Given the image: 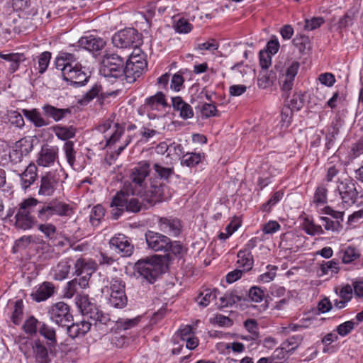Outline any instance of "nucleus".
I'll return each instance as SVG.
<instances>
[{"mask_svg":"<svg viewBox=\"0 0 363 363\" xmlns=\"http://www.w3.org/2000/svg\"><path fill=\"white\" fill-rule=\"evenodd\" d=\"M242 299V297L237 294V292L235 291L226 293L223 296L220 297L219 302L216 304L220 308L228 307L241 301Z\"/></svg>","mask_w":363,"mask_h":363,"instance_id":"72a5a7b5","label":"nucleus"},{"mask_svg":"<svg viewBox=\"0 0 363 363\" xmlns=\"http://www.w3.org/2000/svg\"><path fill=\"white\" fill-rule=\"evenodd\" d=\"M37 170L36 165L30 163L27 166L24 172L19 174L21 187L23 189H27L35 182L38 177Z\"/></svg>","mask_w":363,"mask_h":363,"instance_id":"b1692460","label":"nucleus"},{"mask_svg":"<svg viewBox=\"0 0 363 363\" xmlns=\"http://www.w3.org/2000/svg\"><path fill=\"white\" fill-rule=\"evenodd\" d=\"M40 323L35 318L30 316L23 324V328L25 333L30 335H35Z\"/></svg>","mask_w":363,"mask_h":363,"instance_id":"3c124183","label":"nucleus"},{"mask_svg":"<svg viewBox=\"0 0 363 363\" xmlns=\"http://www.w3.org/2000/svg\"><path fill=\"white\" fill-rule=\"evenodd\" d=\"M201 157L202 155L200 153L187 152L182 157L181 164L189 167H194L201 162Z\"/></svg>","mask_w":363,"mask_h":363,"instance_id":"a18cd8bd","label":"nucleus"},{"mask_svg":"<svg viewBox=\"0 0 363 363\" xmlns=\"http://www.w3.org/2000/svg\"><path fill=\"white\" fill-rule=\"evenodd\" d=\"M55 67L61 71L64 80L75 87L84 85L89 76L82 70V66L77 62L74 55L68 52H61L55 59Z\"/></svg>","mask_w":363,"mask_h":363,"instance_id":"f257e3e1","label":"nucleus"},{"mask_svg":"<svg viewBox=\"0 0 363 363\" xmlns=\"http://www.w3.org/2000/svg\"><path fill=\"white\" fill-rule=\"evenodd\" d=\"M38 332L41 336L47 340L48 345L55 346L57 345L56 332L52 327L44 322L40 323Z\"/></svg>","mask_w":363,"mask_h":363,"instance_id":"7c9ffc66","label":"nucleus"},{"mask_svg":"<svg viewBox=\"0 0 363 363\" xmlns=\"http://www.w3.org/2000/svg\"><path fill=\"white\" fill-rule=\"evenodd\" d=\"M125 290V284L121 279L116 277L113 278L108 285L104 286L102 288V294L106 296L111 294H113L114 292H118Z\"/></svg>","mask_w":363,"mask_h":363,"instance_id":"f704fd0d","label":"nucleus"},{"mask_svg":"<svg viewBox=\"0 0 363 363\" xmlns=\"http://www.w3.org/2000/svg\"><path fill=\"white\" fill-rule=\"evenodd\" d=\"M110 304L116 308H122L127 303V297L125 290L108 294Z\"/></svg>","mask_w":363,"mask_h":363,"instance_id":"c9c22d12","label":"nucleus"},{"mask_svg":"<svg viewBox=\"0 0 363 363\" xmlns=\"http://www.w3.org/2000/svg\"><path fill=\"white\" fill-rule=\"evenodd\" d=\"M151 162L148 160H143L134 167L130 174V182L123 188L131 191L132 194L142 195L145 191V187L148 184L147 177L150 172Z\"/></svg>","mask_w":363,"mask_h":363,"instance_id":"7ed1b4c3","label":"nucleus"},{"mask_svg":"<svg viewBox=\"0 0 363 363\" xmlns=\"http://www.w3.org/2000/svg\"><path fill=\"white\" fill-rule=\"evenodd\" d=\"M74 269L76 276L91 275L96 269V264L91 259L81 257L74 262Z\"/></svg>","mask_w":363,"mask_h":363,"instance_id":"a211bd4d","label":"nucleus"},{"mask_svg":"<svg viewBox=\"0 0 363 363\" xmlns=\"http://www.w3.org/2000/svg\"><path fill=\"white\" fill-rule=\"evenodd\" d=\"M309 43L310 40L308 37L303 35H296L293 39L294 45L298 48L301 52L303 51L308 46H309Z\"/></svg>","mask_w":363,"mask_h":363,"instance_id":"e2e57ef3","label":"nucleus"},{"mask_svg":"<svg viewBox=\"0 0 363 363\" xmlns=\"http://www.w3.org/2000/svg\"><path fill=\"white\" fill-rule=\"evenodd\" d=\"M60 177L55 172L50 171L40 177L38 194L51 196L58 187Z\"/></svg>","mask_w":363,"mask_h":363,"instance_id":"1a4fd4ad","label":"nucleus"},{"mask_svg":"<svg viewBox=\"0 0 363 363\" xmlns=\"http://www.w3.org/2000/svg\"><path fill=\"white\" fill-rule=\"evenodd\" d=\"M303 339V337L301 335L290 337L282 343L281 350H284L286 352L294 351L301 344Z\"/></svg>","mask_w":363,"mask_h":363,"instance_id":"58836bf2","label":"nucleus"},{"mask_svg":"<svg viewBox=\"0 0 363 363\" xmlns=\"http://www.w3.org/2000/svg\"><path fill=\"white\" fill-rule=\"evenodd\" d=\"M140 321V318L136 317L131 319H120L117 321V325L123 330H128L137 325Z\"/></svg>","mask_w":363,"mask_h":363,"instance_id":"680f3d73","label":"nucleus"},{"mask_svg":"<svg viewBox=\"0 0 363 363\" xmlns=\"http://www.w3.org/2000/svg\"><path fill=\"white\" fill-rule=\"evenodd\" d=\"M128 62H130L132 65H141L143 64V67L147 68V64L145 60V56L144 53H143L140 50H135L129 57V58L126 60Z\"/></svg>","mask_w":363,"mask_h":363,"instance_id":"603ef678","label":"nucleus"},{"mask_svg":"<svg viewBox=\"0 0 363 363\" xmlns=\"http://www.w3.org/2000/svg\"><path fill=\"white\" fill-rule=\"evenodd\" d=\"M280 228L281 226L278 222L275 220H269L262 225V230L264 234L269 235L275 233L279 231Z\"/></svg>","mask_w":363,"mask_h":363,"instance_id":"69168bd1","label":"nucleus"},{"mask_svg":"<svg viewBox=\"0 0 363 363\" xmlns=\"http://www.w3.org/2000/svg\"><path fill=\"white\" fill-rule=\"evenodd\" d=\"M72 264L69 259H63L53 266L50 274L53 279L62 281L66 279L70 272Z\"/></svg>","mask_w":363,"mask_h":363,"instance_id":"5701e85b","label":"nucleus"},{"mask_svg":"<svg viewBox=\"0 0 363 363\" xmlns=\"http://www.w3.org/2000/svg\"><path fill=\"white\" fill-rule=\"evenodd\" d=\"M325 22L323 17H313L311 19H306L304 24V30H313L319 28Z\"/></svg>","mask_w":363,"mask_h":363,"instance_id":"13d9d810","label":"nucleus"},{"mask_svg":"<svg viewBox=\"0 0 363 363\" xmlns=\"http://www.w3.org/2000/svg\"><path fill=\"white\" fill-rule=\"evenodd\" d=\"M140 42V35L138 32L133 28L121 30L115 33L112 38L113 45L120 48L138 47Z\"/></svg>","mask_w":363,"mask_h":363,"instance_id":"0eeeda50","label":"nucleus"},{"mask_svg":"<svg viewBox=\"0 0 363 363\" xmlns=\"http://www.w3.org/2000/svg\"><path fill=\"white\" fill-rule=\"evenodd\" d=\"M238 264L243 268V271H249L253 265V257L251 252L240 250L238 253Z\"/></svg>","mask_w":363,"mask_h":363,"instance_id":"473e14b6","label":"nucleus"},{"mask_svg":"<svg viewBox=\"0 0 363 363\" xmlns=\"http://www.w3.org/2000/svg\"><path fill=\"white\" fill-rule=\"evenodd\" d=\"M77 43L78 46L82 49L92 52L101 50L106 45V42L103 39L92 35L82 37Z\"/></svg>","mask_w":363,"mask_h":363,"instance_id":"412c9836","label":"nucleus"},{"mask_svg":"<svg viewBox=\"0 0 363 363\" xmlns=\"http://www.w3.org/2000/svg\"><path fill=\"white\" fill-rule=\"evenodd\" d=\"M111 133L106 134L104 138L106 139V145L116 143L124 133V127L118 123H113L111 121H106L104 124L99 126V130L103 133H106L108 130Z\"/></svg>","mask_w":363,"mask_h":363,"instance_id":"f8f14e48","label":"nucleus"},{"mask_svg":"<svg viewBox=\"0 0 363 363\" xmlns=\"http://www.w3.org/2000/svg\"><path fill=\"white\" fill-rule=\"evenodd\" d=\"M42 110L45 116L52 118L57 122L71 113L69 108H58L50 104L44 105Z\"/></svg>","mask_w":363,"mask_h":363,"instance_id":"a878e982","label":"nucleus"},{"mask_svg":"<svg viewBox=\"0 0 363 363\" xmlns=\"http://www.w3.org/2000/svg\"><path fill=\"white\" fill-rule=\"evenodd\" d=\"M23 304L22 300H17L14 303L13 311L11 315V320L15 325H18L23 318Z\"/></svg>","mask_w":363,"mask_h":363,"instance_id":"de8ad7c7","label":"nucleus"},{"mask_svg":"<svg viewBox=\"0 0 363 363\" xmlns=\"http://www.w3.org/2000/svg\"><path fill=\"white\" fill-rule=\"evenodd\" d=\"M48 314L52 322L61 326L67 325L72 319L69 306L64 302H57L51 306Z\"/></svg>","mask_w":363,"mask_h":363,"instance_id":"6e6552de","label":"nucleus"},{"mask_svg":"<svg viewBox=\"0 0 363 363\" xmlns=\"http://www.w3.org/2000/svg\"><path fill=\"white\" fill-rule=\"evenodd\" d=\"M105 210L101 205L94 206L90 213V222L93 225H97L104 218Z\"/></svg>","mask_w":363,"mask_h":363,"instance_id":"09e8293b","label":"nucleus"},{"mask_svg":"<svg viewBox=\"0 0 363 363\" xmlns=\"http://www.w3.org/2000/svg\"><path fill=\"white\" fill-rule=\"evenodd\" d=\"M109 244L111 247L121 252L123 257L130 256L134 250L130 239L123 234L116 235L110 240Z\"/></svg>","mask_w":363,"mask_h":363,"instance_id":"ddd939ff","label":"nucleus"},{"mask_svg":"<svg viewBox=\"0 0 363 363\" xmlns=\"http://www.w3.org/2000/svg\"><path fill=\"white\" fill-rule=\"evenodd\" d=\"M153 169L160 179L168 180L174 173L173 167H164L160 163H155Z\"/></svg>","mask_w":363,"mask_h":363,"instance_id":"a19ab883","label":"nucleus"},{"mask_svg":"<svg viewBox=\"0 0 363 363\" xmlns=\"http://www.w3.org/2000/svg\"><path fill=\"white\" fill-rule=\"evenodd\" d=\"M22 112L24 116L32 122L35 127L40 128L47 126L49 124V122L46 121L35 108L31 110L23 109Z\"/></svg>","mask_w":363,"mask_h":363,"instance_id":"c756f323","label":"nucleus"},{"mask_svg":"<svg viewBox=\"0 0 363 363\" xmlns=\"http://www.w3.org/2000/svg\"><path fill=\"white\" fill-rule=\"evenodd\" d=\"M63 150L68 164L73 167L76 155V152L74 149V143L72 141H66L64 144Z\"/></svg>","mask_w":363,"mask_h":363,"instance_id":"8fccbe9b","label":"nucleus"},{"mask_svg":"<svg viewBox=\"0 0 363 363\" xmlns=\"http://www.w3.org/2000/svg\"><path fill=\"white\" fill-rule=\"evenodd\" d=\"M217 289L210 290L206 289L201 292L199 296L196 298V301L199 306L206 307L212 301L215 300L217 296Z\"/></svg>","mask_w":363,"mask_h":363,"instance_id":"4c0bfd02","label":"nucleus"},{"mask_svg":"<svg viewBox=\"0 0 363 363\" xmlns=\"http://www.w3.org/2000/svg\"><path fill=\"white\" fill-rule=\"evenodd\" d=\"M282 196L283 193L280 191L275 192L269 199V200L262 205V210L267 212L269 211L272 207L280 201V199L282 198Z\"/></svg>","mask_w":363,"mask_h":363,"instance_id":"0e129e2a","label":"nucleus"},{"mask_svg":"<svg viewBox=\"0 0 363 363\" xmlns=\"http://www.w3.org/2000/svg\"><path fill=\"white\" fill-rule=\"evenodd\" d=\"M303 229L310 235L323 234V230L320 225H315L313 221L306 220L304 223Z\"/></svg>","mask_w":363,"mask_h":363,"instance_id":"5fc2aeb1","label":"nucleus"},{"mask_svg":"<svg viewBox=\"0 0 363 363\" xmlns=\"http://www.w3.org/2000/svg\"><path fill=\"white\" fill-rule=\"evenodd\" d=\"M125 59L116 53L104 55L100 74L107 79H121L123 80L125 74Z\"/></svg>","mask_w":363,"mask_h":363,"instance_id":"20e7f679","label":"nucleus"},{"mask_svg":"<svg viewBox=\"0 0 363 363\" xmlns=\"http://www.w3.org/2000/svg\"><path fill=\"white\" fill-rule=\"evenodd\" d=\"M53 131L59 139L67 140L75 136L76 128L73 126L65 127L56 125L53 128Z\"/></svg>","mask_w":363,"mask_h":363,"instance_id":"e433bc0d","label":"nucleus"},{"mask_svg":"<svg viewBox=\"0 0 363 363\" xmlns=\"http://www.w3.org/2000/svg\"><path fill=\"white\" fill-rule=\"evenodd\" d=\"M51 59V53L48 51L42 52L39 56L37 57V66L35 68L38 70L40 74H43L50 63Z\"/></svg>","mask_w":363,"mask_h":363,"instance_id":"37998d69","label":"nucleus"},{"mask_svg":"<svg viewBox=\"0 0 363 363\" xmlns=\"http://www.w3.org/2000/svg\"><path fill=\"white\" fill-rule=\"evenodd\" d=\"M58 155V148L56 146L43 145L39 153L37 163L40 166L49 167L55 163Z\"/></svg>","mask_w":363,"mask_h":363,"instance_id":"dca6fc26","label":"nucleus"},{"mask_svg":"<svg viewBox=\"0 0 363 363\" xmlns=\"http://www.w3.org/2000/svg\"><path fill=\"white\" fill-rule=\"evenodd\" d=\"M164 260L161 256L154 255L150 258L141 259L135 264V269L148 283H154L164 272Z\"/></svg>","mask_w":363,"mask_h":363,"instance_id":"f03ea898","label":"nucleus"},{"mask_svg":"<svg viewBox=\"0 0 363 363\" xmlns=\"http://www.w3.org/2000/svg\"><path fill=\"white\" fill-rule=\"evenodd\" d=\"M36 199L29 198L23 200L16 208L14 226L20 230L31 229L36 223L35 218L31 215L32 208L38 204Z\"/></svg>","mask_w":363,"mask_h":363,"instance_id":"39448f33","label":"nucleus"},{"mask_svg":"<svg viewBox=\"0 0 363 363\" xmlns=\"http://www.w3.org/2000/svg\"><path fill=\"white\" fill-rule=\"evenodd\" d=\"M160 230L171 236H177L180 233L181 224L178 219L161 218L159 220Z\"/></svg>","mask_w":363,"mask_h":363,"instance_id":"6ab92c4d","label":"nucleus"},{"mask_svg":"<svg viewBox=\"0 0 363 363\" xmlns=\"http://www.w3.org/2000/svg\"><path fill=\"white\" fill-rule=\"evenodd\" d=\"M91 325V323L86 321L73 323L67 327V333L70 337L74 339L86 334L90 330Z\"/></svg>","mask_w":363,"mask_h":363,"instance_id":"c85d7f7f","label":"nucleus"},{"mask_svg":"<svg viewBox=\"0 0 363 363\" xmlns=\"http://www.w3.org/2000/svg\"><path fill=\"white\" fill-rule=\"evenodd\" d=\"M125 74L123 80H126L128 83H132L139 77L147 68L143 67V64L133 65L130 62L125 61Z\"/></svg>","mask_w":363,"mask_h":363,"instance_id":"bb28decb","label":"nucleus"},{"mask_svg":"<svg viewBox=\"0 0 363 363\" xmlns=\"http://www.w3.org/2000/svg\"><path fill=\"white\" fill-rule=\"evenodd\" d=\"M165 186L158 180L150 182V185L145 187V191L140 195L144 196L149 203H157L160 201L164 196V189Z\"/></svg>","mask_w":363,"mask_h":363,"instance_id":"4468645a","label":"nucleus"},{"mask_svg":"<svg viewBox=\"0 0 363 363\" xmlns=\"http://www.w3.org/2000/svg\"><path fill=\"white\" fill-rule=\"evenodd\" d=\"M145 240L148 247L155 252H168L169 238L162 234L148 230L145 233Z\"/></svg>","mask_w":363,"mask_h":363,"instance_id":"9b49d317","label":"nucleus"},{"mask_svg":"<svg viewBox=\"0 0 363 363\" xmlns=\"http://www.w3.org/2000/svg\"><path fill=\"white\" fill-rule=\"evenodd\" d=\"M264 297V292L259 287L252 286L248 292V298L250 301L259 303Z\"/></svg>","mask_w":363,"mask_h":363,"instance_id":"4d7b16f0","label":"nucleus"},{"mask_svg":"<svg viewBox=\"0 0 363 363\" xmlns=\"http://www.w3.org/2000/svg\"><path fill=\"white\" fill-rule=\"evenodd\" d=\"M172 106L175 111L179 113V116L182 119L186 120L194 116L191 106L186 103L180 96L172 97Z\"/></svg>","mask_w":363,"mask_h":363,"instance_id":"4be33fe9","label":"nucleus"},{"mask_svg":"<svg viewBox=\"0 0 363 363\" xmlns=\"http://www.w3.org/2000/svg\"><path fill=\"white\" fill-rule=\"evenodd\" d=\"M38 229L47 238L53 237L56 233V227L52 223L40 224Z\"/></svg>","mask_w":363,"mask_h":363,"instance_id":"338daca9","label":"nucleus"},{"mask_svg":"<svg viewBox=\"0 0 363 363\" xmlns=\"http://www.w3.org/2000/svg\"><path fill=\"white\" fill-rule=\"evenodd\" d=\"M10 147L6 143L0 144V164L6 165L11 162Z\"/></svg>","mask_w":363,"mask_h":363,"instance_id":"bf43d9fd","label":"nucleus"},{"mask_svg":"<svg viewBox=\"0 0 363 363\" xmlns=\"http://www.w3.org/2000/svg\"><path fill=\"white\" fill-rule=\"evenodd\" d=\"M174 28L179 33H188L192 30V25L184 18L174 21Z\"/></svg>","mask_w":363,"mask_h":363,"instance_id":"49530a36","label":"nucleus"},{"mask_svg":"<svg viewBox=\"0 0 363 363\" xmlns=\"http://www.w3.org/2000/svg\"><path fill=\"white\" fill-rule=\"evenodd\" d=\"M340 253L342 254L341 259L343 263L349 264L354 260L358 259L360 256L359 250L354 247H348L344 250H342Z\"/></svg>","mask_w":363,"mask_h":363,"instance_id":"79ce46f5","label":"nucleus"},{"mask_svg":"<svg viewBox=\"0 0 363 363\" xmlns=\"http://www.w3.org/2000/svg\"><path fill=\"white\" fill-rule=\"evenodd\" d=\"M184 82V79L181 74H174L171 79L170 89L175 91H179L183 87Z\"/></svg>","mask_w":363,"mask_h":363,"instance_id":"052dcab7","label":"nucleus"},{"mask_svg":"<svg viewBox=\"0 0 363 363\" xmlns=\"http://www.w3.org/2000/svg\"><path fill=\"white\" fill-rule=\"evenodd\" d=\"M32 149L29 142L23 138L15 143L12 149L10 148L11 162L16 164L21 161L24 155H28Z\"/></svg>","mask_w":363,"mask_h":363,"instance_id":"2eb2a0df","label":"nucleus"},{"mask_svg":"<svg viewBox=\"0 0 363 363\" xmlns=\"http://www.w3.org/2000/svg\"><path fill=\"white\" fill-rule=\"evenodd\" d=\"M320 270L321 272L320 276L326 275L329 273H331L332 274H337L340 270L338 262L335 261V259H332L328 262H323L320 265Z\"/></svg>","mask_w":363,"mask_h":363,"instance_id":"c03bdc74","label":"nucleus"},{"mask_svg":"<svg viewBox=\"0 0 363 363\" xmlns=\"http://www.w3.org/2000/svg\"><path fill=\"white\" fill-rule=\"evenodd\" d=\"M128 189L123 188L113 198L112 206H122L128 212L138 213L142 208V203L134 197Z\"/></svg>","mask_w":363,"mask_h":363,"instance_id":"423d86ee","label":"nucleus"},{"mask_svg":"<svg viewBox=\"0 0 363 363\" xmlns=\"http://www.w3.org/2000/svg\"><path fill=\"white\" fill-rule=\"evenodd\" d=\"M328 190L323 186H318L314 194L313 203L316 205H323L327 202Z\"/></svg>","mask_w":363,"mask_h":363,"instance_id":"864d4df0","label":"nucleus"},{"mask_svg":"<svg viewBox=\"0 0 363 363\" xmlns=\"http://www.w3.org/2000/svg\"><path fill=\"white\" fill-rule=\"evenodd\" d=\"M337 189L341 196L342 203L350 206L356 201L358 192L354 183L350 179H345L339 182Z\"/></svg>","mask_w":363,"mask_h":363,"instance_id":"9d476101","label":"nucleus"},{"mask_svg":"<svg viewBox=\"0 0 363 363\" xmlns=\"http://www.w3.org/2000/svg\"><path fill=\"white\" fill-rule=\"evenodd\" d=\"M77 279H74L67 283L63 296L66 298H71L77 293Z\"/></svg>","mask_w":363,"mask_h":363,"instance_id":"6e6d98bb","label":"nucleus"},{"mask_svg":"<svg viewBox=\"0 0 363 363\" xmlns=\"http://www.w3.org/2000/svg\"><path fill=\"white\" fill-rule=\"evenodd\" d=\"M276 78V73L273 70L269 73H267V72L264 70L259 74L258 78V86L260 88L266 89L272 84Z\"/></svg>","mask_w":363,"mask_h":363,"instance_id":"ea45409f","label":"nucleus"},{"mask_svg":"<svg viewBox=\"0 0 363 363\" xmlns=\"http://www.w3.org/2000/svg\"><path fill=\"white\" fill-rule=\"evenodd\" d=\"M55 293V286L52 283L45 281L32 293L31 296L33 299L37 302H40L47 300Z\"/></svg>","mask_w":363,"mask_h":363,"instance_id":"393cba45","label":"nucleus"},{"mask_svg":"<svg viewBox=\"0 0 363 363\" xmlns=\"http://www.w3.org/2000/svg\"><path fill=\"white\" fill-rule=\"evenodd\" d=\"M32 356L37 363H49L48 351L44 343L39 339L31 342Z\"/></svg>","mask_w":363,"mask_h":363,"instance_id":"aec40b11","label":"nucleus"},{"mask_svg":"<svg viewBox=\"0 0 363 363\" xmlns=\"http://www.w3.org/2000/svg\"><path fill=\"white\" fill-rule=\"evenodd\" d=\"M54 215L60 217L70 216L72 213V207L61 201L53 199L47 203Z\"/></svg>","mask_w":363,"mask_h":363,"instance_id":"cd10ccee","label":"nucleus"},{"mask_svg":"<svg viewBox=\"0 0 363 363\" xmlns=\"http://www.w3.org/2000/svg\"><path fill=\"white\" fill-rule=\"evenodd\" d=\"M145 106L150 110H158L161 106H167L165 96L162 92H157L154 96L146 99Z\"/></svg>","mask_w":363,"mask_h":363,"instance_id":"2f4dec72","label":"nucleus"},{"mask_svg":"<svg viewBox=\"0 0 363 363\" xmlns=\"http://www.w3.org/2000/svg\"><path fill=\"white\" fill-rule=\"evenodd\" d=\"M299 69V63L296 61L292 63L287 67L284 74L279 77L280 82L281 83V89L284 91H290L294 86L295 77L298 73Z\"/></svg>","mask_w":363,"mask_h":363,"instance_id":"f3484780","label":"nucleus"},{"mask_svg":"<svg viewBox=\"0 0 363 363\" xmlns=\"http://www.w3.org/2000/svg\"><path fill=\"white\" fill-rule=\"evenodd\" d=\"M354 323L352 320L346 321L337 328V333L341 336L348 335L354 328Z\"/></svg>","mask_w":363,"mask_h":363,"instance_id":"774afa93","label":"nucleus"}]
</instances>
